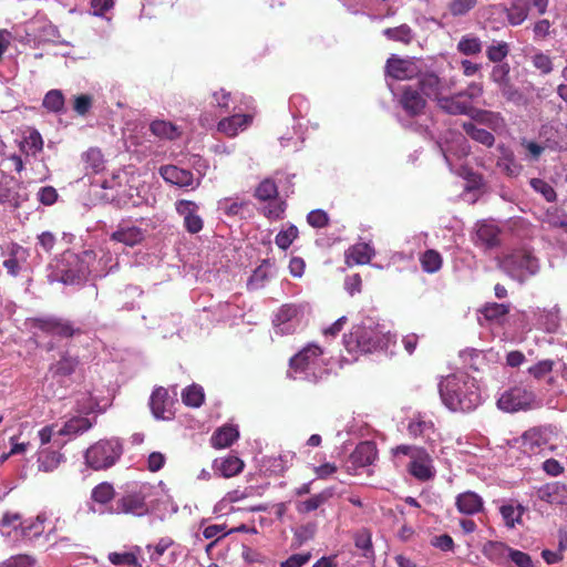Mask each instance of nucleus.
Instances as JSON below:
<instances>
[{"label":"nucleus","instance_id":"nucleus-57","mask_svg":"<svg viewBox=\"0 0 567 567\" xmlns=\"http://www.w3.org/2000/svg\"><path fill=\"white\" fill-rule=\"evenodd\" d=\"M109 560L113 565H137V557L134 553H110L109 554Z\"/></svg>","mask_w":567,"mask_h":567},{"label":"nucleus","instance_id":"nucleus-32","mask_svg":"<svg viewBox=\"0 0 567 567\" xmlns=\"http://www.w3.org/2000/svg\"><path fill=\"white\" fill-rule=\"evenodd\" d=\"M19 148L25 155L35 156L43 150V138L41 134L37 130L31 131L30 134L19 143Z\"/></svg>","mask_w":567,"mask_h":567},{"label":"nucleus","instance_id":"nucleus-19","mask_svg":"<svg viewBox=\"0 0 567 567\" xmlns=\"http://www.w3.org/2000/svg\"><path fill=\"white\" fill-rule=\"evenodd\" d=\"M252 116L248 114H235L225 117L218 123V131L229 137L236 136L239 130H245L251 123Z\"/></svg>","mask_w":567,"mask_h":567},{"label":"nucleus","instance_id":"nucleus-55","mask_svg":"<svg viewBox=\"0 0 567 567\" xmlns=\"http://www.w3.org/2000/svg\"><path fill=\"white\" fill-rule=\"evenodd\" d=\"M508 556L511 560L517 566V567H535L532 560V557L522 550L513 549L511 547H507Z\"/></svg>","mask_w":567,"mask_h":567},{"label":"nucleus","instance_id":"nucleus-63","mask_svg":"<svg viewBox=\"0 0 567 567\" xmlns=\"http://www.w3.org/2000/svg\"><path fill=\"white\" fill-rule=\"evenodd\" d=\"M13 183V177L0 169V203H6L10 199V186Z\"/></svg>","mask_w":567,"mask_h":567},{"label":"nucleus","instance_id":"nucleus-58","mask_svg":"<svg viewBox=\"0 0 567 567\" xmlns=\"http://www.w3.org/2000/svg\"><path fill=\"white\" fill-rule=\"evenodd\" d=\"M245 206H247L246 202H230L228 198L221 199L218 203L219 209L227 216H237Z\"/></svg>","mask_w":567,"mask_h":567},{"label":"nucleus","instance_id":"nucleus-7","mask_svg":"<svg viewBox=\"0 0 567 567\" xmlns=\"http://www.w3.org/2000/svg\"><path fill=\"white\" fill-rule=\"evenodd\" d=\"M343 343L348 352H372L379 346L378 333L371 327L355 324L349 333L343 336Z\"/></svg>","mask_w":567,"mask_h":567},{"label":"nucleus","instance_id":"nucleus-20","mask_svg":"<svg viewBox=\"0 0 567 567\" xmlns=\"http://www.w3.org/2000/svg\"><path fill=\"white\" fill-rule=\"evenodd\" d=\"M333 496V488H326L305 501L296 502V511L300 515H307L317 511Z\"/></svg>","mask_w":567,"mask_h":567},{"label":"nucleus","instance_id":"nucleus-16","mask_svg":"<svg viewBox=\"0 0 567 567\" xmlns=\"http://www.w3.org/2000/svg\"><path fill=\"white\" fill-rule=\"evenodd\" d=\"M377 458L378 449L373 441L360 442L350 454V462L354 467L372 465Z\"/></svg>","mask_w":567,"mask_h":567},{"label":"nucleus","instance_id":"nucleus-53","mask_svg":"<svg viewBox=\"0 0 567 567\" xmlns=\"http://www.w3.org/2000/svg\"><path fill=\"white\" fill-rule=\"evenodd\" d=\"M534 68L542 74H549L553 71V62L549 55L538 52L532 58Z\"/></svg>","mask_w":567,"mask_h":567},{"label":"nucleus","instance_id":"nucleus-56","mask_svg":"<svg viewBox=\"0 0 567 567\" xmlns=\"http://www.w3.org/2000/svg\"><path fill=\"white\" fill-rule=\"evenodd\" d=\"M198 208L199 207L195 202L187 199H179L175 203V209L178 215L184 217V220L196 214Z\"/></svg>","mask_w":567,"mask_h":567},{"label":"nucleus","instance_id":"nucleus-37","mask_svg":"<svg viewBox=\"0 0 567 567\" xmlns=\"http://www.w3.org/2000/svg\"><path fill=\"white\" fill-rule=\"evenodd\" d=\"M511 311L509 303H498V327L508 322L516 328H524L525 326V313L522 311H515L508 318H505Z\"/></svg>","mask_w":567,"mask_h":567},{"label":"nucleus","instance_id":"nucleus-45","mask_svg":"<svg viewBox=\"0 0 567 567\" xmlns=\"http://www.w3.org/2000/svg\"><path fill=\"white\" fill-rule=\"evenodd\" d=\"M298 236V228L295 225H290L287 229L281 230L276 235L275 243L280 249L287 250Z\"/></svg>","mask_w":567,"mask_h":567},{"label":"nucleus","instance_id":"nucleus-54","mask_svg":"<svg viewBox=\"0 0 567 567\" xmlns=\"http://www.w3.org/2000/svg\"><path fill=\"white\" fill-rule=\"evenodd\" d=\"M307 221L313 228H323L329 224V216L322 209H315L307 215Z\"/></svg>","mask_w":567,"mask_h":567},{"label":"nucleus","instance_id":"nucleus-26","mask_svg":"<svg viewBox=\"0 0 567 567\" xmlns=\"http://www.w3.org/2000/svg\"><path fill=\"white\" fill-rule=\"evenodd\" d=\"M244 462L234 455H229L219 462H215V470L223 476V477H233L237 474H239L244 470Z\"/></svg>","mask_w":567,"mask_h":567},{"label":"nucleus","instance_id":"nucleus-35","mask_svg":"<svg viewBox=\"0 0 567 567\" xmlns=\"http://www.w3.org/2000/svg\"><path fill=\"white\" fill-rule=\"evenodd\" d=\"M420 262L423 271L435 274L442 268L443 258L437 250L427 249L420 256Z\"/></svg>","mask_w":567,"mask_h":567},{"label":"nucleus","instance_id":"nucleus-39","mask_svg":"<svg viewBox=\"0 0 567 567\" xmlns=\"http://www.w3.org/2000/svg\"><path fill=\"white\" fill-rule=\"evenodd\" d=\"M507 19L512 25L522 24L528 16V6L524 0H517L506 8Z\"/></svg>","mask_w":567,"mask_h":567},{"label":"nucleus","instance_id":"nucleus-31","mask_svg":"<svg viewBox=\"0 0 567 567\" xmlns=\"http://www.w3.org/2000/svg\"><path fill=\"white\" fill-rule=\"evenodd\" d=\"M460 358L462 360L463 368L471 369L473 371H480L486 364L485 353L476 349H466L461 351Z\"/></svg>","mask_w":567,"mask_h":567},{"label":"nucleus","instance_id":"nucleus-17","mask_svg":"<svg viewBox=\"0 0 567 567\" xmlns=\"http://www.w3.org/2000/svg\"><path fill=\"white\" fill-rule=\"evenodd\" d=\"M474 244L484 251L493 250L496 247V225L487 220L478 223Z\"/></svg>","mask_w":567,"mask_h":567},{"label":"nucleus","instance_id":"nucleus-21","mask_svg":"<svg viewBox=\"0 0 567 567\" xmlns=\"http://www.w3.org/2000/svg\"><path fill=\"white\" fill-rule=\"evenodd\" d=\"M144 239V231L136 226L120 225L117 230L111 235V240L122 243L126 246H135Z\"/></svg>","mask_w":567,"mask_h":567},{"label":"nucleus","instance_id":"nucleus-2","mask_svg":"<svg viewBox=\"0 0 567 567\" xmlns=\"http://www.w3.org/2000/svg\"><path fill=\"white\" fill-rule=\"evenodd\" d=\"M123 445L117 439L100 440L85 452V464L94 471L112 467L121 458Z\"/></svg>","mask_w":567,"mask_h":567},{"label":"nucleus","instance_id":"nucleus-61","mask_svg":"<svg viewBox=\"0 0 567 567\" xmlns=\"http://www.w3.org/2000/svg\"><path fill=\"white\" fill-rule=\"evenodd\" d=\"M298 315V308L295 305H284L276 315L278 324L292 320Z\"/></svg>","mask_w":567,"mask_h":567},{"label":"nucleus","instance_id":"nucleus-52","mask_svg":"<svg viewBox=\"0 0 567 567\" xmlns=\"http://www.w3.org/2000/svg\"><path fill=\"white\" fill-rule=\"evenodd\" d=\"M555 362L553 360L546 359L537 362L536 364L528 368V373L532 374L535 379L540 380L548 373H550L554 369Z\"/></svg>","mask_w":567,"mask_h":567},{"label":"nucleus","instance_id":"nucleus-43","mask_svg":"<svg viewBox=\"0 0 567 567\" xmlns=\"http://www.w3.org/2000/svg\"><path fill=\"white\" fill-rule=\"evenodd\" d=\"M277 195L278 187L276 183L270 178H266L262 182H260L254 193V196L262 202L275 199Z\"/></svg>","mask_w":567,"mask_h":567},{"label":"nucleus","instance_id":"nucleus-64","mask_svg":"<svg viewBox=\"0 0 567 567\" xmlns=\"http://www.w3.org/2000/svg\"><path fill=\"white\" fill-rule=\"evenodd\" d=\"M58 193L56 189L52 186L41 187L38 193V199L43 205H52L56 202Z\"/></svg>","mask_w":567,"mask_h":567},{"label":"nucleus","instance_id":"nucleus-25","mask_svg":"<svg viewBox=\"0 0 567 567\" xmlns=\"http://www.w3.org/2000/svg\"><path fill=\"white\" fill-rule=\"evenodd\" d=\"M239 436L236 427L224 425L217 429L210 437V443L215 449H225L230 446Z\"/></svg>","mask_w":567,"mask_h":567},{"label":"nucleus","instance_id":"nucleus-8","mask_svg":"<svg viewBox=\"0 0 567 567\" xmlns=\"http://www.w3.org/2000/svg\"><path fill=\"white\" fill-rule=\"evenodd\" d=\"M396 104L410 118L425 114L427 109V100L415 84H406L400 87Z\"/></svg>","mask_w":567,"mask_h":567},{"label":"nucleus","instance_id":"nucleus-62","mask_svg":"<svg viewBox=\"0 0 567 567\" xmlns=\"http://www.w3.org/2000/svg\"><path fill=\"white\" fill-rule=\"evenodd\" d=\"M311 559V553L293 554L285 561L280 563V567H302Z\"/></svg>","mask_w":567,"mask_h":567},{"label":"nucleus","instance_id":"nucleus-48","mask_svg":"<svg viewBox=\"0 0 567 567\" xmlns=\"http://www.w3.org/2000/svg\"><path fill=\"white\" fill-rule=\"evenodd\" d=\"M529 184L533 189L537 193H540L547 202L551 203L556 200L557 194L554 187L546 181L540 178H532Z\"/></svg>","mask_w":567,"mask_h":567},{"label":"nucleus","instance_id":"nucleus-22","mask_svg":"<svg viewBox=\"0 0 567 567\" xmlns=\"http://www.w3.org/2000/svg\"><path fill=\"white\" fill-rule=\"evenodd\" d=\"M373 255L374 250L369 244L358 243L346 251V262L349 266L365 265L371 261Z\"/></svg>","mask_w":567,"mask_h":567},{"label":"nucleus","instance_id":"nucleus-15","mask_svg":"<svg viewBox=\"0 0 567 567\" xmlns=\"http://www.w3.org/2000/svg\"><path fill=\"white\" fill-rule=\"evenodd\" d=\"M409 473L421 482H426L434 476L432 458L425 449L420 451L408 465Z\"/></svg>","mask_w":567,"mask_h":567},{"label":"nucleus","instance_id":"nucleus-60","mask_svg":"<svg viewBox=\"0 0 567 567\" xmlns=\"http://www.w3.org/2000/svg\"><path fill=\"white\" fill-rule=\"evenodd\" d=\"M92 103H93V100H92L91 95H87V94L78 95L74 97L73 110L79 115L83 116L90 111V109L92 107Z\"/></svg>","mask_w":567,"mask_h":567},{"label":"nucleus","instance_id":"nucleus-3","mask_svg":"<svg viewBox=\"0 0 567 567\" xmlns=\"http://www.w3.org/2000/svg\"><path fill=\"white\" fill-rule=\"evenodd\" d=\"M24 324L33 333L41 331L44 334L60 339H70L83 332L82 329L75 327L71 320L55 316L27 318Z\"/></svg>","mask_w":567,"mask_h":567},{"label":"nucleus","instance_id":"nucleus-13","mask_svg":"<svg viewBox=\"0 0 567 567\" xmlns=\"http://www.w3.org/2000/svg\"><path fill=\"white\" fill-rule=\"evenodd\" d=\"M385 72L394 80L404 81L416 78L420 71L412 60L392 55L386 61Z\"/></svg>","mask_w":567,"mask_h":567},{"label":"nucleus","instance_id":"nucleus-30","mask_svg":"<svg viewBox=\"0 0 567 567\" xmlns=\"http://www.w3.org/2000/svg\"><path fill=\"white\" fill-rule=\"evenodd\" d=\"M92 427V423L87 417L74 416L64 423L56 432L59 435H78L86 432Z\"/></svg>","mask_w":567,"mask_h":567},{"label":"nucleus","instance_id":"nucleus-50","mask_svg":"<svg viewBox=\"0 0 567 567\" xmlns=\"http://www.w3.org/2000/svg\"><path fill=\"white\" fill-rule=\"evenodd\" d=\"M476 2L477 0H451L449 10L454 17L464 16L475 7Z\"/></svg>","mask_w":567,"mask_h":567},{"label":"nucleus","instance_id":"nucleus-36","mask_svg":"<svg viewBox=\"0 0 567 567\" xmlns=\"http://www.w3.org/2000/svg\"><path fill=\"white\" fill-rule=\"evenodd\" d=\"M182 401L185 405L190 408H199L205 401L204 389L194 383L185 388L182 392Z\"/></svg>","mask_w":567,"mask_h":567},{"label":"nucleus","instance_id":"nucleus-44","mask_svg":"<svg viewBox=\"0 0 567 567\" xmlns=\"http://www.w3.org/2000/svg\"><path fill=\"white\" fill-rule=\"evenodd\" d=\"M42 104L48 111L61 112L64 107V96L60 90H51L45 94Z\"/></svg>","mask_w":567,"mask_h":567},{"label":"nucleus","instance_id":"nucleus-24","mask_svg":"<svg viewBox=\"0 0 567 567\" xmlns=\"http://www.w3.org/2000/svg\"><path fill=\"white\" fill-rule=\"evenodd\" d=\"M80 364V359L76 355H70L68 352L63 353L60 359L51 364L50 371L53 377L64 378L72 375Z\"/></svg>","mask_w":567,"mask_h":567},{"label":"nucleus","instance_id":"nucleus-33","mask_svg":"<svg viewBox=\"0 0 567 567\" xmlns=\"http://www.w3.org/2000/svg\"><path fill=\"white\" fill-rule=\"evenodd\" d=\"M150 130L154 135L161 138L175 140L181 135V131L176 125L162 120L153 121Z\"/></svg>","mask_w":567,"mask_h":567},{"label":"nucleus","instance_id":"nucleus-9","mask_svg":"<svg viewBox=\"0 0 567 567\" xmlns=\"http://www.w3.org/2000/svg\"><path fill=\"white\" fill-rule=\"evenodd\" d=\"M322 354L323 350L318 344H307L290 358L287 377L289 379L296 380L297 374L306 373Z\"/></svg>","mask_w":567,"mask_h":567},{"label":"nucleus","instance_id":"nucleus-59","mask_svg":"<svg viewBox=\"0 0 567 567\" xmlns=\"http://www.w3.org/2000/svg\"><path fill=\"white\" fill-rule=\"evenodd\" d=\"M285 209H286V204L285 202H276V203H269L265 208H264V215L270 219V220H278L280 218H282V215L285 213Z\"/></svg>","mask_w":567,"mask_h":567},{"label":"nucleus","instance_id":"nucleus-27","mask_svg":"<svg viewBox=\"0 0 567 567\" xmlns=\"http://www.w3.org/2000/svg\"><path fill=\"white\" fill-rule=\"evenodd\" d=\"M525 507L520 504H506L499 507V513L507 528H514L516 525H522V516Z\"/></svg>","mask_w":567,"mask_h":567},{"label":"nucleus","instance_id":"nucleus-11","mask_svg":"<svg viewBox=\"0 0 567 567\" xmlns=\"http://www.w3.org/2000/svg\"><path fill=\"white\" fill-rule=\"evenodd\" d=\"M158 173L166 183L182 188L190 187L195 189L200 185V179H195L192 171L176 165H163L159 167Z\"/></svg>","mask_w":567,"mask_h":567},{"label":"nucleus","instance_id":"nucleus-38","mask_svg":"<svg viewBox=\"0 0 567 567\" xmlns=\"http://www.w3.org/2000/svg\"><path fill=\"white\" fill-rule=\"evenodd\" d=\"M432 431L433 423L431 421L424 420V417L421 416L420 414L411 419V421L408 424V432L410 436L414 439L425 437Z\"/></svg>","mask_w":567,"mask_h":567},{"label":"nucleus","instance_id":"nucleus-6","mask_svg":"<svg viewBox=\"0 0 567 567\" xmlns=\"http://www.w3.org/2000/svg\"><path fill=\"white\" fill-rule=\"evenodd\" d=\"M415 85L426 100L436 102L444 93L455 90L456 80L440 76L435 71L426 70L419 72Z\"/></svg>","mask_w":567,"mask_h":567},{"label":"nucleus","instance_id":"nucleus-10","mask_svg":"<svg viewBox=\"0 0 567 567\" xmlns=\"http://www.w3.org/2000/svg\"><path fill=\"white\" fill-rule=\"evenodd\" d=\"M66 266L61 268L56 276L59 280L65 285H80L82 284L89 274V269L83 260L78 255L69 254L64 256Z\"/></svg>","mask_w":567,"mask_h":567},{"label":"nucleus","instance_id":"nucleus-47","mask_svg":"<svg viewBox=\"0 0 567 567\" xmlns=\"http://www.w3.org/2000/svg\"><path fill=\"white\" fill-rule=\"evenodd\" d=\"M354 545L363 551L362 556L367 558L373 554L371 533L368 529H361L355 534Z\"/></svg>","mask_w":567,"mask_h":567},{"label":"nucleus","instance_id":"nucleus-23","mask_svg":"<svg viewBox=\"0 0 567 567\" xmlns=\"http://www.w3.org/2000/svg\"><path fill=\"white\" fill-rule=\"evenodd\" d=\"M455 504L460 513L474 515L482 509L483 499L476 493L467 491L456 497Z\"/></svg>","mask_w":567,"mask_h":567},{"label":"nucleus","instance_id":"nucleus-42","mask_svg":"<svg viewBox=\"0 0 567 567\" xmlns=\"http://www.w3.org/2000/svg\"><path fill=\"white\" fill-rule=\"evenodd\" d=\"M115 496V489L109 482H102L97 484L91 493V498L99 504H107Z\"/></svg>","mask_w":567,"mask_h":567},{"label":"nucleus","instance_id":"nucleus-29","mask_svg":"<svg viewBox=\"0 0 567 567\" xmlns=\"http://www.w3.org/2000/svg\"><path fill=\"white\" fill-rule=\"evenodd\" d=\"M64 461L62 453L56 451L43 450L39 453V470L45 473L53 472Z\"/></svg>","mask_w":567,"mask_h":567},{"label":"nucleus","instance_id":"nucleus-41","mask_svg":"<svg viewBox=\"0 0 567 567\" xmlns=\"http://www.w3.org/2000/svg\"><path fill=\"white\" fill-rule=\"evenodd\" d=\"M383 34L391 41H396L404 44H409L413 40L412 29L408 24H401L395 28H386L383 30Z\"/></svg>","mask_w":567,"mask_h":567},{"label":"nucleus","instance_id":"nucleus-46","mask_svg":"<svg viewBox=\"0 0 567 567\" xmlns=\"http://www.w3.org/2000/svg\"><path fill=\"white\" fill-rule=\"evenodd\" d=\"M457 50L464 55H475L482 51L478 38L465 35L457 43Z\"/></svg>","mask_w":567,"mask_h":567},{"label":"nucleus","instance_id":"nucleus-14","mask_svg":"<svg viewBox=\"0 0 567 567\" xmlns=\"http://www.w3.org/2000/svg\"><path fill=\"white\" fill-rule=\"evenodd\" d=\"M532 395L520 388H514L498 398V409L507 412H516L529 408Z\"/></svg>","mask_w":567,"mask_h":567},{"label":"nucleus","instance_id":"nucleus-40","mask_svg":"<svg viewBox=\"0 0 567 567\" xmlns=\"http://www.w3.org/2000/svg\"><path fill=\"white\" fill-rule=\"evenodd\" d=\"M463 128L468 136L473 140L486 145L492 146L494 143V136L492 133L486 131L485 128L478 126L475 123L467 122L463 124Z\"/></svg>","mask_w":567,"mask_h":567},{"label":"nucleus","instance_id":"nucleus-28","mask_svg":"<svg viewBox=\"0 0 567 567\" xmlns=\"http://www.w3.org/2000/svg\"><path fill=\"white\" fill-rule=\"evenodd\" d=\"M84 168L86 174H99L105 168V161L102 152L99 148H89L83 155Z\"/></svg>","mask_w":567,"mask_h":567},{"label":"nucleus","instance_id":"nucleus-49","mask_svg":"<svg viewBox=\"0 0 567 567\" xmlns=\"http://www.w3.org/2000/svg\"><path fill=\"white\" fill-rule=\"evenodd\" d=\"M317 533V524L316 523H307L301 526H299L295 530V539L298 543V545H302L307 543L308 540L312 539Z\"/></svg>","mask_w":567,"mask_h":567},{"label":"nucleus","instance_id":"nucleus-12","mask_svg":"<svg viewBox=\"0 0 567 567\" xmlns=\"http://www.w3.org/2000/svg\"><path fill=\"white\" fill-rule=\"evenodd\" d=\"M115 512L132 516H143L148 512L145 495L142 492H130L116 501Z\"/></svg>","mask_w":567,"mask_h":567},{"label":"nucleus","instance_id":"nucleus-18","mask_svg":"<svg viewBox=\"0 0 567 567\" xmlns=\"http://www.w3.org/2000/svg\"><path fill=\"white\" fill-rule=\"evenodd\" d=\"M168 400V391L165 388L158 386L154 389L150 398V408L155 419L169 420L172 417V412L166 409Z\"/></svg>","mask_w":567,"mask_h":567},{"label":"nucleus","instance_id":"nucleus-34","mask_svg":"<svg viewBox=\"0 0 567 567\" xmlns=\"http://www.w3.org/2000/svg\"><path fill=\"white\" fill-rule=\"evenodd\" d=\"M44 515H38L35 519L20 523V534L23 538L33 539L44 533Z\"/></svg>","mask_w":567,"mask_h":567},{"label":"nucleus","instance_id":"nucleus-1","mask_svg":"<svg viewBox=\"0 0 567 567\" xmlns=\"http://www.w3.org/2000/svg\"><path fill=\"white\" fill-rule=\"evenodd\" d=\"M442 402L451 411L468 412L481 403V391L467 373L447 375L439 384Z\"/></svg>","mask_w":567,"mask_h":567},{"label":"nucleus","instance_id":"nucleus-5","mask_svg":"<svg viewBox=\"0 0 567 567\" xmlns=\"http://www.w3.org/2000/svg\"><path fill=\"white\" fill-rule=\"evenodd\" d=\"M512 278L524 281L535 275L538 269V260L527 249H518L504 257L499 265Z\"/></svg>","mask_w":567,"mask_h":567},{"label":"nucleus","instance_id":"nucleus-4","mask_svg":"<svg viewBox=\"0 0 567 567\" xmlns=\"http://www.w3.org/2000/svg\"><path fill=\"white\" fill-rule=\"evenodd\" d=\"M482 89L477 84H470L465 90L444 93L435 103L440 110L451 115L470 114L473 110L470 100L477 97Z\"/></svg>","mask_w":567,"mask_h":567},{"label":"nucleus","instance_id":"nucleus-51","mask_svg":"<svg viewBox=\"0 0 567 567\" xmlns=\"http://www.w3.org/2000/svg\"><path fill=\"white\" fill-rule=\"evenodd\" d=\"M478 323L481 326L491 327L496 320V303H486L478 310L477 316Z\"/></svg>","mask_w":567,"mask_h":567}]
</instances>
